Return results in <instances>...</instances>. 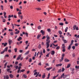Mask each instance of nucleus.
<instances>
[{
	"instance_id": "obj_1",
	"label": "nucleus",
	"mask_w": 79,
	"mask_h": 79,
	"mask_svg": "<svg viewBox=\"0 0 79 79\" xmlns=\"http://www.w3.org/2000/svg\"><path fill=\"white\" fill-rule=\"evenodd\" d=\"M46 37L47 38V40H46V48H48L50 46V44L49 43L50 42V40H49L50 39V38L49 37V36H48V35H47L46 36Z\"/></svg>"
},
{
	"instance_id": "obj_2",
	"label": "nucleus",
	"mask_w": 79,
	"mask_h": 79,
	"mask_svg": "<svg viewBox=\"0 0 79 79\" xmlns=\"http://www.w3.org/2000/svg\"><path fill=\"white\" fill-rule=\"evenodd\" d=\"M8 50V47H6L4 49V50L1 52V54H3L4 52H7V50Z\"/></svg>"
},
{
	"instance_id": "obj_3",
	"label": "nucleus",
	"mask_w": 79,
	"mask_h": 79,
	"mask_svg": "<svg viewBox=\"0 0 79 79\" xmlns=\"http://www.w3.org/2000/svg\"><path fill=\"white\" fill-rule=\"evenodd\" d=\"M8 44V43H2V45H3L4 47H6L7 45V44Z\"/></svg>"
},
{
	"instance_id": "obj_4",
	"label": "nucleus",
	"mask_w": 79,
	"mask_h": 79,
	"mask_svg": "<svg viewBox=\"0 0 79 79\" xmlns=\"http://www.w3.org/2000/svg\"><path fill=\"white\" fill-rule=\"evenodd\" d=\"M40 32L43 35H44V34H45V31H44L43 30H41L40 31Z\"/></svg>"
},
{
	"instance_id": "obj_5",
	"label": "nucleus",
	"mask_w": 79,
	"mask_h": 79,
	"mask_svg": "<svg viewBox=\"0 0 79 79\" xmlns=\"http://www.w3.org/2000/svg\"><path fill=\"white\" fill-rule=\"evenodd\" d=\"M13 43V41L12 40H9V44L10 45H11V44Z\"/></svg>"
},
{
	"instance_id": "obj_6",
	"label": "nucleus",
	"mask_w": 79,
	"mask_h": 79,
	"mask_svg": "<svg viewBox=\"0 0 79 79\" xmlns=\"http://www.w3.org/2000/svg\"><path fill=\"white\" fill-rule=\"evenodd\" d=\"M19 38L17 39L18 41H21V40H22V37H19Z\"/></svg>"
},
{
	"instance_id": "obj_7",
	"label": "nucleus",
	"mask_w": 79,
	"mask_h": 79,
	"mask_svg": "<svg viewBox=\"0 0 79 79\" xmlns=\"http://www.w3.org/2000/svg\"><path fill=\"white\" fill-rule=\"evenodd\" d=\"M21 57V55H19L17 58V60H19L20 59V58Z\"/></svg>"
},
{
	"instance_id": "obj_8",
	"label": "nucleus",
	"mask_w": 79,
	"mask_h": 79,
	"mask_svg": "<svg viewBox=\"0 0 79 79\" xmlns=\"http://www.w3.org/2000/svg\"><path fill=\"white\" fill-rule=\"evenodd\" d=\"M55 52L54 51H52V52L51 53V54L52 55H54L55 54Z\"/></svg>"
},
{
	"instance_id": "obj_9",
	"label": "nucleus",
	"mask_w": 79,
	"mask_h": 79,
	"mask_svg": "<svg viewBox=\"0 0 79 79\" xmlns=\"http://www.w3.org/2000/svg\"><path fill=\"white\" fill-rule=\"evenodd\" d=\"M46 76H45V73H44V74L42 75V78H43V79H44V78Z\"/></svg>"
},
{
	"instance_id": "obj_10",
	"label": "nucleus",
	"mask_w": 79,
	"mask_h": 79,
	"mask_svg": "<svg viewBox=\"0 0 79 79\" xmlns=\"http://www.w3.org/2000/svg\"><path fill=\"white\" fill-rule=\"evenodd\" d=\"M71 45H72L70 44V45L69 46V47L68 48V49L69 50H70V49H71Z\"/></svg>"
},
{
	"instance_id": "obj_11",
	"label": "nucleus",
	"mask_w": 79,
	"mask_h": 79,
	"mask_svg": "<svg viewBox=\"0 0 79 79\" xmlns=\"http://www.w3.org/2000/svg\"><path fill=\"white\" fill-rule=\"evenodd\" d=\"M64 61L65 62H69V60L67 59H64Z\"/></svg>"
},
{
	"instance_id": "obj_12",
	"label": "nucleus",
	"mask_w": 79,
	"mask_h": 79,
	"mask_svg": "<svg viewBox=\"0 0 79 79\" xmlns=\"http://www.w3.org/2000/svg\"><path fill=\"white\" fill-rule=\"evenodd\" d=\"M58 76H59V75L57 74L56 76L53 77L52 78V79H55V78H56V77H57Z\"/></svg>"
},
{
	"instance_id": "obj_13",
	"label": "nucleus",
	"mask_w": 79,
	"mask_h": 79,
	"mask_svg": "<svg viewBox=\"0 0 79 79\" xmlns=\"http://www.w3.org/2000/svg\"><path fill=\"white\" fill-rule=\"evenodd\" d=\"M19 31L18 30V31H17L15 32V34H19Z\"/></svg>"
},
{
	"instance_id": "obj_14",
	"label": "nucleus",
	"mask_w": 79,
	"mask_h": 79,
	"mask_svg": "<svg viewBox=\"0 0 79 79\" xmlns=\"http://www.w3.org/2000/svg\"><path fill=\"white\" fill-rule=\"evenodd\" d=\"M77 26L76 25H74L73 26V30H75L76 29V28Z\"/></svg>"
},
{
	"instance_id": "obj_15",
	"label": "nucleus",
	"mask_w": 79,
	"mask_h": 79,
	"mask_svg": "<svg viewBox=\"0 0 79 79\" xmlns=\"http://www.w3.org/2000/svg\"><path fill=\"white\" fill-rule=\"evenodd\" d=\"M41 36V35L40 34V35H37V39H39L40 37Z\"/></svg>"
},
{
	"instance_id": "obj_16",
	"label": "nucleus",
	"mask_w": 79,
	"mask_h": 79,
	"mask_svg": "<svg viewBox=\"0 0 79 79\" xmlns=\"http://www.w3.org/2000/svg\"><path fill=\"white\" fill-rule=\"evenodd\" d=\"M9 76L10 78H13V74H10L9 75Z\"/></svg>"
},
{
	"instance_id": "obj_17",
	"label": "nucleus",
	"mask_w": 79,
	"mask_h": 79,
	"mask_svg": "<svg viewBox=\"0 0 79 79\" xmlns=\"http://www.w3.org/2000/svg\"><path fill=\"white\" fill-rule=\"evenodd\" d=\"M59 25H60V26H63L64 23H59Z\"/></svg>"
},
{
	"instance_id": "obj_18",
	"label": "nucleus",
	"mask_w": 79,
	"mask_h": 79,
	"mask_svg": "<svg viewBox=\"0 0 79 79\" xmlns=\"http://www.w3.org/2000/svg\"><path fill=\"white\" fill-rule=\"evenodd\" d=\"M12 25V27L13 29H15V27L14 26V25L13 23H11Z\"/></svg>"
},
{
	"instance_id": "obj_19",
	"label": "nucleus",
	"mask_w": 79,
	"mask_h": 79,
	"mask_svg": "<svg viewBox=\"0 0 79 79\" xmlns=\"http://www.w3.org/2000/svg\"><path fill=\"white\" fill-rule=\"evenodd\" d=\"M24 71H25V69H22V70H20V73H21V72H22V73H23V72H24Z\"/></svg>"
},
{
	"instance_id": "obj_20",
	"label": "nucleus",
	"mask_w": 79,
	"mask_h": 79,
	"mask_svg": "<svg viewBox=\"0 0 79 79\" xmlns=\"http://www.w3.org/2000/svg\"><path fill=\"white\" fill-rule=\"evenodd\" d=\"M70 66H71V64H68L67 66V68H69Z\"/></svg>"
},
{
	"instance_id": "obj_21",
	"label": "nucleus",
	"mask_w": 79,
	"mask_h": 79,
	"mask_svg": "<svg viewBox=\"0 0 79 79\" xmlns=\"http://www.w3.org/2000/svg\"><path fill=\"white\" fill-rule=\"evenodd\" d=\"M64 73H63L62 75H61V77H60V79H61L63 77H64Z\"/></svg>"
},
{
	"instance_id": "obj_22",
	"label": "nucleus",
	"mask_w": 79,
	"mask_h": 79,
	"mask_svg": "<svg viewBox=\"0 0 79 79\" xmlns=\"http://www.w3.org/2000/svg\"><path fill=\"white\" fill-rule=\"evenodd\" d=\"M68 27H66L65 29V32H66L68 31Z\"/></svg>"
},
{
	"instance_id": "obj_23",
	"label": "nucleus",
	"mask_w": 79,
	"mask_h": 79,
	"mask_svg": "<svg viewBox=\"0 0 79 79\" xmlns=\"http://www.w3.org/2000/svg\"><path fill=\"white\" fill-rule=\"evenodd\" d=\"M38 48H39V49H40V48H41V45L40 44L39 45Z\"/></svg>"
},
{
	"instance_id": "obj_24",
	"label": "nucleus",
	"mask_w": 79,
	"mask_h": 79,
	"mask_svg": "<svg viewBox=\"0 0 79 79\" xmlns=\"http://www.w3.org/2000/svg\"><path fill=\"white\" fill-rule=\"evenodd\" d=\"M77 35H75L74 36L75 37H76V38H79V35H78V36Z\"/></svg>"
},
{
	"instance_id": "obj_25",
	"label": "nucleus",
	"mask_w": 79,
	"mask_h": 79,
	"mask_svg": "<svg viewBox=\"0 0 79 79\" xmlns=\"http://www.w3.org/2000/svg\"><path fill=\"white\" fill-rule=\"evenodd\" d=\"M40 52L39 53V54L40 55H43V54H42V51H40Z\"/></svg>"
},
{
	"instance_id": "obj_26",
	"label": "nucleus",
	"mask_w": 79,
	"mask_h": 79,
	"mask_svg": "<svg viewBox=\"0 0 79 79\" xmlns=\"http://www.w3.org/2000/svg\"><path fill=\"white\" fill-rule=\"evenodd\" d=\"M23 77H24V78H25V79L26 78H27V76L25 74H23Z\"/></svg>"
},
{
	"instance_id": "obj_27",
	"label": "nucleus",
	"mask_w": 79,
	"mask_h": 79,
	"mask_svg": "<svg viewBox=\"0 0 79 79\" xmlns=\"http://www.w3.org/2000/svg\"><path fill=\"white\" fill-rule=\"evenodd\" d=\"M29 51H28L25 53V55H28V54H29Z\"/></svg>"
},
{
	"instance_id": "obj_28",
	"label": "nucleus",
	"mask_w": 79,
	"mask_h": 79,
	"mask_svg": "<svg viewBox=\"0 0 79 79\" xmlns=\"http://www.w3.org/2000/svg\"><path fill=\"white\" fill-rule=\"evenodd\" d=\"M74 42V40H72L71 41V43L70 44V45H73V43Z\"/></svg>"
},
{
	"instance_id": "obj_29",
	"label": "nucleus",
	"mask_w": 79,
	"mask_h": 79,
	"mask_svg": "<svg viewBox=\"0 0 79 79\" xmlns=\"http://www.w3.org/2000/svg\"><path fill=\"white\" fill-rule=\"evenodd\" d=\"M7 64H8V62H6L4 64V68H6V65H7Z\"/></svg>"
},
{
	"instance_id": "obj_30",
	"label": "nucleus",
	"mask_w": 79,
	"mask_h": 79,
	"mask_svg": "<svg viewBox=\"0 0 79 79\" xmlns=\"http://www.w3.org/2000/svg\"><path fill=\"white\" fill-rule=\"evenodd\" d=\"M50 76V73H48V77H47L48 79H49Z\"/></svg>"
},
{
	"instance_id": "obj_31",
	"label": "nucleus",
	"mask_w": 79,
	"mask_h": 79,
	"mask_svg": "<svg viewBox=\"0 0 79 79\" xmlns=\"http://www.w3.org/2000/svg\"><path fill=\"white\" fill-rule=\"evenodd\" d=\"M47 31L49 32H51V30H50V29H47Z\"/></svg>"
},
{
	"instance_id": "obj_32",
	"label": "nucleus",
	"mask_w": 79,
	"mask_h": 79,
	"mask_svg": "<svg viewBox=\"0 0 79 79\" xmlns=\"http://www.w3.org/2000/svg\"><path fill=\"white\" fill-rule=\"evenodd\" d=\"M36 10H42V9L40 8H36L35 9Z\"/></svg>"
},
{
	"instance_id": "obj_33",
	"label": "nucleus",
	"mask_w": 79,
	"mask_h": 79,
	"mask_svg": "<svg viewBox=\"0 0 79 79\" xmlns=\"http://www.w3.org/2000/svg\"><path fill=\"white\" fill-rule=\"evenodd\" d=\"M6 21V19H2V22L3 23L5 22Z\"/></svg>"
},
{
	"instance_id": "obj_34",
	"label": "nucleus",
	"mask_w": 79,
	"mask_h": 79,
	"mask_svg": "<svg viewBox=\"0 0 79 79\" xmlns=\"http://www.w3.org/2000/svg\"><path fill=\"white\" fill-rule=\"evenodd\" d=\"M63 40L64 43H65V44L67 43V41H66V40Z\"/></svg>"
},
{
	"instance_id": "obj_35",
	"label": "nucleus",
	"mask_w": 79,
	"mask_h": 79,
	"mask_svg": "<svg viewBox=\"0 0 79 79\" xmlns=\"http://www.w3.org/2000/svg\"><path fill=\"white\" fill-rule=\"evenodd\" d=\"M1 9L2 10H3V5H1Z\"/></svg>"
},
{
	"instance_id": "obj_36",
	"label": "nucleus",
	"mask_w": 79,
	"mask_h": 79,
	"mask_svg": "<svg viewBox=\"0 0 79 79\" xmlns=\"http://www.w3.org/2000/svg\"><path fill=\"white\" fill-rule=\"evenodd\" d=\"M75 68H76V69H79V65L78 66H77L76 65L75 66Z\"/></svg>"
},
{
	"instance_id": "obj_37",
	"label": "nucleus",
	"mask_w": 79,
	"mask_h": 79,
	"mask_svg": "<svg viewBox=\"0 0 79 79\" xmlns=\"http://www.w3.org/2000/svg\"><path fill=\"white\" fill-rule=\"evenodd\" d=\"M60 46H57L56 48V50H59L60 49Z\"/></svg>"
},
{
	"instance_id": "obj_38",
	"label": "nucleus",
	"mask_w": 79,
	"mask_h": 79,
	"mask_svg": "<svg viewBox=\"0 0 79 79\" xmlns=\"http://www.w3.org/2000/svg\"><path fill=\"white\" fill-rule=\"evenodd\" d=\"M64 70H65V69L64 68H62V72H64Z\"/></svg>"
},
{
	"instance_id": "obj_39",
	"label": "nucleus",
	"mask_w": 79,
	"mask_h": 79,
	"mask_svg": "<svg viewBox=\"0 0 79 79\" xmlns=\"http://www.w3.org/2000/svg\"><path fill=\"white\" fill-rule=\"evenodd\" d=\"M37 72H35L34 73V76H35L36 75H37Z\"/></svg>"
},
{
	"instance_id": "obj_40",
	"label": "nucleus",
	"mask_w": 79,
	"mask_h": 79,
	"mask_svg": "<svg viewBox=\"0 0 79 79\" xmlns=\"http://www.w3.org/2000/svg\"><path fill=\"white\" fill-rule=\"evenodd\" d=\"M43 53H45V49H44V48L43 49Z\"/></svg>"
},
{
	"instance_id": "obj_41",
	"label": "nucleus",
	"mask_w": 79,
	"mask_h": 79,
	"mask_svg": "<svg viewBox=\"0 0 79 79\" xmlns=\"http://www.w3.org/2000/svg\"><path fill=\"white\" fill-rule=\"evenodd\" d=\"M11 69H7V72H9L10 71Z\"/></svg>"
},
{
	"instance_id": "obj_42",
	"label": "nucleus",
	"mask_w": 79,
	"mask_h": 79,
	"mask_svg": "<svg viewBox=\"0 0 79 79\" xmlns=\"http://www.w3.org/2000/svg\"><path fill=\"white\" fill-rule=\"evenodd\" d=\"M61 71V69H60L57 72L58 73H60Z\"/></svg>"
},
{
	"instance_id": "obj_43",
	"label": "nucleus",
	"mask_w": 79,
	"mask_h": 79,
	"mask_svg": "<svg viewBox=\"0 0 79 79\" xmlns=\"http://www.w3.org/2000/svg\"><path fill=\"white\" fill-rule=\"evenodd\" d=\"M21 70H20V69L18 68V70L17 71V73H19Z\"/></svg>"
},
{
	"instance_id": "obj_44",
	"label": "nucleus",
	"mask_w": 79,
	"mask_h": 79,
	"mask_svg": "<svg viewBox=\"0 0 79 79\" xmlns=\"http://www.w3.org/2000/svg\"><path fill=\"white\" fill-rule=\"evenodd\" d=\"M6 79H9V76L8 75H6Z\"/></svg>"
},
{
	"instance_id": "obj_45",
	"label": "nucleus",
	"mask_w": 79,
	"mask_h": 79,
	"mask_svg": "<svg viewBox=\"0 0 79 79\" xmlns=\"http://www.w3.org/2000/svg\"><path fill=\"white\" fill-rule=\"evenodd\" d=\"M72 71H73L74 70V68H71L70 69Z\"/></svg>"
},
{
	"instance_id": "obj_46",
	"label": "nucleus",
	"mask_w": 79,
	"mask_h": 79,
	"mask_svg": "<svg viewBox=\"0 0 79 79\" xmlns=\"http://www.w3.org/2000/svg\"><path fill=\"white\" fill-rule=\"evenodd\" d=\"M66 77H67V75H64V76L63 77V78H64V79H65V78H66Z\"/></svg>"
},
{
	"instance_id": "obj_47",
	"label": "nucleus",
	"mask_w": 79,
	"mask_h": 79,
	"mask_svg": "<svg viewBox=\"0 0 79 79\" xmlns=\"http://www.w3.org/2000/svg\"><path fill=\"white\" fill-rule=\"evenodd\" d=\"M62 52H66V49H63Z\"/></svg>"
},
{
	"instance_id": "obj_48",
	"label": "nucleus",
	"mask_w": 79,
	"mask_h": 79,
	"mask_svg": "<svg viewBox=\"0 0 79 79\" xmlns=\"http://www.w3.org/2000/svg\"><path fill=\"white\" fill-rule=\"evenodd\" d=\"M59 32L60 34H62V32L61 31H59Z\"/></svg>"
},
{
	"instance_id": "obj_49",
	"label": "nucleus",
	"mask_w": 79,
	"mask_h": 79,
	"mask_svg": "<svg viewBox=\"0 0 79 79\" xmlns=\"http://www.w3.org/2000/svg\"><path fill=\"white\" fill-rule=\"evenodd\" d=\"M49 53H48L47 55H46V57H48L49 56Z\"/></svg>"
},
{
	"instance_id": "obj_50",
	"label": "nucleus",
	"mask_w": 79,
	"mask_h": 79,
	"mask_svg": "<svg viewBox=\"0 0 79 79\" xmlns=\"http://www.w3.org/2000/svg\"><path fill=\"white\" fill-rule=\"evenodd\" d=\"M21 14H22V13H21V12H18V15H21Z\"/></svg>"
},
{
	"instance_id": "obj_51",
	"label": "nucleus",
	"mask_w": 79,
	"mask_h": 79,
	"mask_svg": "<svg viewBox=\"0 0 79 79\" xmlns=\"http://www.w3.org/2000/svg\"><path fill=\"white\" fill-rule=\"evenodd\" d=\"M10 34L11 35H13V32H11L10 33Z\"/></svg>"
},
{
	"instance_id": "obj_52",
	"label": "nucleus",
	"mask_w": 79,
	"mask_h": 79,
	"mask_svg": "<svg viewBox=\"0 0 79 79\" xmlns=\"http://www.w3.org/2000/svg\"><path fill=\"white\" fill-rule=\"evenodd\" d=\"M72 48L73 49V50H75V46H73Z\"/></svg>"
},
{
	"instance_id": "obj_53",
	"label": "nucleus",
	"mask_w": 79,
	"mask_h": 79,
	"mask_svg": "<svg viewBox=\"0 0 79 79\" xmlns=\"http://www.w3.org/2000/svg\"><path fill=\"white\" fill-rule=\"evenodd\" d=\"M14 26H18L19 27V26H20V25H16V24H14Z\"/></svg>"
},
{
	"instance_id": "obj_54",
	"label": "nucleus",
	"mask_w": 79,
	"mask_h": 79,
	"mask_svg": "<svg viewBox=\"0 0 79 79\" xmlns=\"http://www.w3.org/2000/svg\"><path fill=\"white\" fill-rule=\"evenodd\" d=\"M5 57H9V55L7 54L6 55H5Z\"/></svg>"
},
{
	"instance_id": "obj_55",
	"label": "nucleus",
	"mask_w": 79,
	"mask_h": 79,
	"mask_svg": "<svg viewBox=\"0 0 79 79\" xmlns=\"http://www.w3.org/2000/svg\"><path fill=\"white\" fill-rule=\"evenodd\" d=\"M75 45L76 47H77L78 46V44L76 43L75 44Z\"/></svg>"
},
{
	"instance_id": "obj_56",
	"label": "nucleus",
	"mask_w": 79,
	"mask_h": 79,
	"mask_svg": "<svg viewBox=\"0 0 79 79\" xmlns=\"http://www.w3.org/2000/svg\"><path fill=\"white\" fill-rule=\"evenodd\" d=\"M25 34L26 35V37H28V33H26Z\"/></svg>"
},
{
	"instance_id": "obj_57",
	"label": "nucleus",
	"mask_w": 79,
	"mask_h": 79,
	"mask_svg": "<svg viewBox=\"0 0 79 79\" xmlns=\"http://www.w3.org/2000/svg\"><path fill=\"white\" fill-rule=\"evenodd\" d=\"M23 15H21V16H20V19H23Z\"/></svg>"
},
{
	"instance_id": "obj_58",
	"label": "nucleus",
	"mask_w": 79,
	"mask_h": 79,
	"mask_svg": "<svg viewBox=\"0 0 79 79\" xmlns=\"http://www.w3.org/2000/svg\"><path fill=\"white\" fill-rule=\"evenodd\" d=\"M38 29H41V27H40V26H39L38 27Z\"/></svg>"
},
{
	"instance_id": "obj_59",
	"label": "nucleus",
	"mask_w": 79,
	"mask_h": 79,
	"mask_svg": "<svg viewBox=\"0 0 79 79\" xmlns=\"http://www.w3.org/2000/svg\"><path fill=\"white\" fill-rule=\"evenodd\" d=\"M14 50L15 51V52H17V48H15L14 49Z\"/></svg>"
},
{
	"instance_id": "obj_60",
	"label": "nucleus",
	"mask_w": 79,
	"mask_h": 79,
	"mask_svg": "<svg viewBox=\"0 0 79 79\" xmlns=\"http://www.w3.org/2000/svg\"><path fill=\"white\" fill-rule=\"evenodd\" d=\"M8 52H9V53H11V49H9L8 50Z\"/></svg>"
},
{
	"instance_id": "obj_61",
	"label": "nucleus",
	"mask_w": 79,
	"mask_h": 79,
	"mask_svg": "<svg viewBox=\"0 0 79 79\" xmlns=\"http://www.w3.org/2000/svg\"><path fill=\"white\" fill-rule=\"evenodd\" d=\"M45 38V36H44L42 38V40L44 39Z\"/></svg>"
},
{
	"instance_id": "obj_62",
	"label": "nucleus",
	"mask_w": 79,
	"mask_h": 79,
	"mask_svg": "<svg viewBox=\"0 0 79 79\" xmlns=\"http://www.w3.org/2000/svg\"><path fill=\"white\" fill-rule=\"evenodd\" d=\"M10 8L11 9H13V7L12 6H11L10 7Z\"/></svg>"
},
{
	"instance_id": "obj_63",
	"label": "nucleus",
	"mask_w": 79,
	"mask_h": 79,
	"mask_svg": "<svg viewBox=\"0 0 79 79\" xmlns=\"http://www.w3.org/2000/svg\"><path fill=\"white\" fill-rule=\"evenodd\" d=\"M62 66V64H59V66Z\"/></svg>"
},
{
	"instance_id": "obj_64",
	"label": "nucleus",
	"mask_w": 79,
	"mask_h": 79,
	"mask_svg": "<svg viewBox=\"0 0 79 79\" xmlns=\"http://www.w3.org/2000/svg\"><path fill=\"white\" fill-rule=\"evenodd\" d=\"M65 47H66V46H63L62 48L63 49H65Z\"/></svg>"
}]
</instances>
